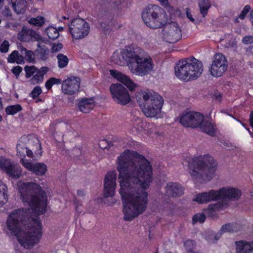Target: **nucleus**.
<instances>
[{
  "mask_svg": "<svg viewBox=\"0 0 253 253\" xmlns=\"http://www.w3.org/2000/svg\"><path fill=\"white\" fill-rule=\"evenodd\" d=\"M242 42L244 44H252L253 43V36L247 35L242 38Z\"/></svg>",
  "mask_w": 253,
  "mask_h": 253,
  "instance_id": "48",
  "label": "nucleus"
},
{
  "mask_svg": "<svg viewBox=\"0 0 253 253\" xmlns=\"http://www.w3.org/2000/svg\"><path fill=\"white\" fill-rule=\"evenodd\" d=\"M29 23L36 27H41L45 23V18L41 16H38L36 17H32L28 21Z\"/></svg>",
  "mask_w": 253,
  "mask_h": 253,
  "instance_id": "36",
  "label": "nucleus"
},
{
  "mask_svg": "<svg viewBox=\"0 0 253 253\" xmlns=\"http://www.w3.org/2000/svg\"><path fill=\"white\" fill-rule=\"evenodd\" d=\"M7 61L10 63H16L17 64H22L24 63V59L22 55H21L19 52L17 50H14L8 56Z\"/></svg>",
  "mask_w": 253,
  "mask_h": 253,
  "instance_id": "33",
  "label": "nucleus"
},
{
  "mask_svg": "<svg viewBox=\"0 0 253 253\" xmlns=\"http://www.w3.org/2000/svg\"><path fill=\"white\" fill-rule=\"evenodd\" d=\"M251 9V6L249 5H245L243 10L239 15V18L242 20H243L245 18L247 14L250 11Z\"/></svg>",
  "mask_w": 253,
  "mask_h": 253,
  "instance_id": "46",
  "label": "nucleus"
},
{
  "mask_svg": "<svg viewBox=\"0 0 253 253\" xmlns=\"http://www.w3.org/2000/svg\"><path fill=\"white\" fill-rule=\"evenodd\" d=\"M20 162L25 168L37 175H43L47 171V167L44 163L32 162L23 158Z\"/></svg>",
  "mask_w": 253,
  "mask_h": 253,
  "instance_id": "17",
  "label": "nucleus"
},
{
  "mask_svg": "<svg viewBox=\"0 0 253 253\" xmlns=\"http://www.w3.org/2000/svg\"><path fill=\"white\" fill-rule=\"evenodd\" d=\"M204 120V116L202 114L193 112L186 113L180 118V122L183 126L194 128H200Z\"/></svg>",
  "mask_w": 253,
  "mask_h": 253,
  "instance_id": "11",
  "label": "nucleus"
},
{
  "mask_svg": "<svg viewBox=\"0 0 253 253\" xmlns=\"http://www.w3.org/2000/svg\"><path fill=\"white\" fill-rule=\"evenodd\" d=\"M21 110V106L17 104L7 106L5 109V112L8 115H14Z\"/></svg>",
  "mask_w": 253,
  "mask_h": 253,
  "instance_id": "40",
  "label": "nucleus"
},
{
  "mask_svg": "<svg viewBox=\"0 0 253 253\" xmlns=\"http://www.w3.org/2000/svg\"><path fill=\"white\" fill-rule=\"evenodd\" d=\"M219 233V231L215 235L214 238H215V240H218L221 237H218Z\"/></svg>",
  "mask_w": 253,
  "mask_h": 253,
  "instance_id": "56",
  "label": "nucleus"
},
{
  "mask_svg": "<svg viewBox=\"0 0 253 253\" xmlns=\"http://www.w3.org/2000/svg\"><path fill=\"white\" fill-rule=\"evenodd\" d=\"M135 50V46H132L124 49L120 52H115L112 60L114 63L120 66H123L126 63H130Z\"/></svg>",
  "mask_w": 253,
  "mask_h": 253,
  "instance_id": "13",
  "label": "nucleus"
},
{
  "mask_svg": "<svg viewBox=\"0 0 253 253\" xmlns=\"http://www.w3.org/2000/svg\"><path fill=\"white\" fill-rule=\"evenodd\" d=\"M142 18L146 25L152 29L162 28L168 21L166 12L156 5H150L145 8L142 13Z\"/></svg>",
  "mask_w": 253,
  "mask_h": 253,
  "instance_id": "7",
  "label": "nucleus"
},
{
  "mask_svg": "<svg viewBox=\"0 0 253 253\" xmlns=\"http://www.w3.org/2000/svg\"><path fill=\"white\" fill-rule=\"evenodd\" d=\"M241 226L238 223H228L222 226L219 233L218 234V237H221L222 234L226 232H237L240 230Z\"/></svg>",
  "mask_w": 253,
  "mask_h": 253,
  "instance_id": "26",
  "label": "nucleus"
},
{
  "mask_svg": "<svg viewBox=\"0 0 253 253\" xmlns=\"http://www.w3.org/2000/svg\"><path fill=\"white\" fill-rule=\"evenodd\" d=\"M33 137L32 135H24L22 136L18 140L16 147L17 155L21 157V159L22 158L24 159L26 155L30 158H33V152L28 147L32 143Z\"/></svg>",
  "mask_w": 253,
  "mask_h": 253,
  "instance_id": "14",
  "label": "nucleus"
},
{
  "mask_svg": "<svg viewBox=\"0 0 253 253\" xmlns=\"http://www.w3.org/2000/svg\"><path fill=\"white\" fill-rule=\"evenodd\" d=\"M247 130L249 131V132H250V134L251 135V136H252V137H253V135H252V134H251V131H250V129H249V128H247Z\"/></svg>",
  "mask_w": 253,
  "mask_h": 253,
  "instance_id": "62",
  "label": "nucleus"
},
{
  "mask_svg": "<svg viewBox=\"0 0 253 253\" xmlns=\"http://www.w3.org/2000/svg\"><path fill=\"white\" fill-rule=\"evenodd\" d=\"M48 38L52 40L56 39L59 36L58 30L53 27H48L45 30Z\"/></svg>",
  "mask_w": 253,
  "mask_h": 253,
  "instance_id": "37",
  "label": "nucleus"
},
{
  "mask_svg": "<svg viewBox=\"0 0 253 253\" xmlns=\"http://www.w3.org/2000/svg\"><path fill=\"white\" fill-rule=\"evenodd\" d=\"M184 163H187L191 177L200 182L210 181L216 169L215 161L209 154L193 158Z\"/></svg>",
  "mask_w": 253,
  "mask_h": 253,
  "instance_id": "3",
  "label": "nucleus"
},
{
  "mask_svg": "<svg viewBox=\"0 0 253 253\" xmlns=\"http://www.w3.org/2000/svg\"><path fill=\"white\" fill-rule=\"evenodd\" d=\"M196 243L193 240H187L184 243V247L189 252H192L191 250L196 247Z\"/></svg>",
  "mask_w": 253,
  "mask_h": 253,
  "instance_id": "45",
  "label": "nucleus"
},
{
  "mask_svg": "<svg viewBox=\"0 0 253 253\" xmlns=\"http://www.w3.org/2000/svg\"><path fill=\"white\" fill-rule=\"evenodd\" d=\"M62 83L61 79H56L55 78H50L45 83V86L47 90L51 88L54 84H59Z\"/></svg>",
  "mask_w": 253,
  "mask_h": 253,
  "instance_id": "39",
  "label": "nucleus"
},
{
  "mask_svg": "<svg viewBox=\"0 0 253 253\" xmlns=\"http://www.w3.org/2000/svg\"><path fill=\"white\" fill-rule=\"evenodd\" d=\"M228 206L227 203L217 202L215 204H210L209 205L207 210L209 214L211 216L214 215L216 211H218L221 209L226 208Z\"/></svg>",
  "mask_w": 253,
  "mask_h": 253,
  "instance_id": "30",
  "label": "nucleus"
},
{
  "mask_svg": "<svg viewBox=\"0 0 253 253\" xmlns=\"http://www.w3.org/2000/svg\"><path fill=\"white\" fill-rule=\"evenodd\" d=\"M78 195L80 196H83L84 195V191L83 190H78Z\"/></svg>",
  "mask_w": 253,
  "mask_h": 253,
  "instance_id": "55",
  "label": "nucleus"
},
{
  "mask_svg": "<svg viewBox=\"0 0 253 253\" xmlns=\"http://www.w3.org/2000/svg\"><path fill=\"white\" fill-rule=\"evenodd\" d=\"M63 30V27H59V30L62 31Z\"/></svg>",
  "mask_w": 253,
  "mask_h": 253,
  "instance_id": "60",
  "label": "nucleus"
},
{
  "mask_svg": "<svg viewBox=\"0 0 253 253\" xmlns=\"http://www.w3.org/2000/svg\"><path fill=\"white\" fill-rule=\"evenodd\" d=\"M200 129L204 132L210 136H214L216 133L215 126L210 122L204 119Z\"/></svg>",
  "mask_w": 253,
  "mask_h": 253,
  "instance_id": "27",
  "label": "nucleus"
},
{
  "mask_svg": "<svg viewBox=\"0 0 253 253\" xmlns=\"http://www.w3.org/2000/svg\"><path fill=\"white\" fill-rule=\"evenodd\" d=\"M6 173L10 177L18 179L22 175V169L19 166L12 164Z\"/></svg>",
  "mask_w": 253,
  "mask_h": 253,
  "instance_id": "29",
  "label": "nucleus"
},
{
  "mask_svg": "<svg viewBox=\"0 0 253 253\" xmlns=\"http://www.w3.org/2000/svg\"><path fill=\"white\" fill-rule=\"evenodd\" d=\"M70 33L73 38L81 39L86 37L89 33V24L82 18H76L68 24Z\"/></svg>",
  "mask_w": 253,
  "mask_h": 253,
  "instance_id": "8",
  "label": "nucleus"
},
{
  "mask_svg": "<svg viewBox=\"0 0 253 253\" xmlns=\"http://www.w3.org/2000/svg\"><path fill=\"white\" fill-rule=\"evenodd\" d=\"M199 6L201 14L203 17H205L211 7V3L209 0H200L199 1Z\"/></svg>",
  "mask_w": 253,
  "mask_h": 253,
  "instance_id": "34",
  "label": "nucleus"
},
{
  "mask_svg": "<svg viewBox=\"0 0 253 253\" xmlns=\"http://www.w3.org/2000/svg\"><path fill=\"white\" fill-rule=\"evenodd\" d=\"M4 1V0H0V4L2 3Z\"/></svg>",
  "mask_w": 253,
  "mask_h": 253,
  "instance_id": "63",
  "label": "nucleus"
},
{
  "mask_svg": "<svg viewBox=\"0 0 253 253\" xmlns=\"http://www.w3.org/2000/svg\"><path fill=\"white\" fill-rule=\"evenodd\" d=\"M237 253H253V242L241 240L235 242Z\"/></svg>",
  "mask_w": 253,
  "mask_h": 253,
  "instance_id": "23",
  "label": "nucleus"
},
{
  "mask_svg": "<svg viewBox=\"0 0 253 253\" xmlns=\"http://www.w3.org/2000/svg\"><path fill=\"white\" fill-rule=\"evenodd\" d=\"M22 71V68L19 66L14 67L12 70V73L16 76H19Z\"/></svg>",
  "mask_w": 253,
  "mask_h": 253,
  "instance_id": "51",
  "label": "nucleus"
},
{
  "mask_svg": "<svg viewBox=\"0 0 253 253\" xmlns=\"http://www.w3.org/2000/svg\"><path fill=\"white\" fill-rule=\"evenodd\" d=\"M253 48V45L247 48V51L251 50Z\"/></svg>",
  "mask_w": 253,
  "mask_h": 253,
  "instance_id": "58",
  "label": "nucleus"
},
{
  "mask_svg": "<svg viewBox=\"0 0 253 253\" xmlns=\"http://www.w3.org/2000/svg\"><path fill=\"white\" fill-rule=\"evenodd\" d=\"M92 98L83 99L79 102L78 107L81 111L84 113H89L94 107Z\"/></svg>",
  "mask_w": 253,
  "mask_h": 253,
  "instance_id": "24",
  "label": "nucleus"
},
{
  "mask_svg": "<svg viewBox=\"0 0 253 253\" xmlns=\"http://www.w3.org/2000/svg\"><path fill=\"white\" fill-rule=\"evenodd\" d=\"M187 253H198L197 252H190Z\"/></svg>",
  "mask_w": 253,
  "mask_h": 253,
  "instance_id": "61",
  "label": "nucleus"
},
{
  "mask_svg": "<svg viewBox=\"0 0 253 253\" xmlns=\"http://www.w3.org/2000/svg\"><path fill=\"white\" fill-rule=\"evenodd\" d=\"M13 8L17 14L24 13L27 8L25 0H11Z\"/></svg>",
  "mask_w": 253,
  "mask_h": 253,
  "instance_id": "28",
  "label": "nucleus"
},
{
  "mask_svg": "<svg viewBox=\"0 0 253 253\" xmlns=\"http://www.w3.org/2000/svg\"><path fill=\"white\" fill-rule=\"evenodd\" d=\"M48 68L42 67L37 72L36 74L31 78V82L33 84L42 83L44 75L48 72Z\"/></svg>",
  "mask_w": 253,
  "mask_h": 253,
  "instance_id": "25",
  "label": "nucleus"
},
{
  "mask_svg": "<svg viewBox=\"0 0 253 253\" xmlns=\"http://www.w3.org/2000/svg\"><path fill=\"white\" fill-rule=\"evenodd\" d=\"M58 66L59 68L66 67L68 63L69 59L67 56L63 54L59 53L57 55Z\"/></svg>",
  "mask_w": 253,
  "mask_h": 253,
  "instance_id": "35",
  "label": "nucleus"
},
{
  "mask_svg": "<svg viewBox=\"0 0 253 253\" xmlns=\"http://www.w3.org/2000/svg\"><path fill=\"white\" fill-rule=\"evenodd\" d=\"M117 174L115 171L108 172L105 175L104 181V195L105 197H112L115 192L116 187Z\"/></svg>",
  "mask_w": 253,
  "mask_h": 253,
  "instance_id": "15",
  "label": "nucleus"
},
{
  "mask_svg": "<svg viewBox=\"0 0 253 253\" xmlns=\"http://www.w3.org/2000/svg\"><path fill=\"white\" fill-rule=\"evenodd\" d=\"M250 16H251V18L252 20V21H253V10L251 11V12L250 13Z\"/></svg>",
  "mask_w": 253,
  "mask_h": 253,
  "instance_id": "57",
  "label": "nucleus"
},
{
  "mask_svg": "<svg viewBox=\"0 0 253 253\" xmlns=\"http://www.w3.org/2000/svg\"><path fill=\"white\" fill-rule=\"evenodd\" d=\"M136 120L138 121V124H142L141 121L139 118H137Z\"/></svg>",
  "mask_w": 253,
  "mask_h": 253,
  "instance_id": "59",
  "label": "nucleus"
},
{
  "mask_svg": "<svg viewBox=\"0 0 253 253\" xmlns=\"http://www.w3.org/2000/svg\"><path fill=\"white\" fill-rule=\"evenodd\" d=\"M25 72H26V76L27 78H29L31 77L35 73H36L38 71L37 70V68L35 66H26L24 68Z\"/></svg>",
  "mask_w": 253,
  "mask_h": 253,
  "instance_id": "43",
  "label": "nucleus"
},
{
  "mask_svg": "<svg viewBox=\"0 0 253 253\" xmlns=\"http://www.w3.org/2000/svg\"><path fill=\"white\" fill-rule=\"evenodd\" d=\"M251 194L252 196H253V191L251 192Z\"/></svg>",
  "mask_w": 253,
  "mask_h": 253,
  "instance_id": "64",
  "label": "nucleus"
},
{
  "mask_svg": "<svg viewBox=\"0 0 253 253\" xmlns=\"http://www.w3.org/2000/svg\"><path fill=\"white\" fill-rule=\"evenodd\" d=\"M117 169L124 219L130 221L147 208L148 193L145 190L152 181V166L143 156L127 150L118 157Z\"/></svg>",
  "mask_w": 253,
  "mask_h": 253,
  "instance_id": "1",
  "label": "nucleus"
},
{
  "mask_svg": "<svg viewBox=\"0 0 253 253\" xmlns=\"http://www.w3.org/2000/svg\"><path fill=\"white\" fill-rule=\"evenodd\" d=\"M175 76L181 81L188 82L199 78L203 72V65L193 58L179 60L175 66Z\"/></svg>",
  "mask_w": 253,
  "mask_h": 253,
  "instance_id": "4",
  "label": "nucleus"
},
{
  "mask_svg": "<svg viewBox=\"0 0 253 253\" xmlns=\"http://www.w3.org/2000/svg\"><path fill=\"white\" fill-rule=\"evenodd\" d=\"M42 92L40 86H36L32 90L30 94V96L33 99H36L41 94Z\"/></svg>",
  "mask_w": 253,
  "mask_h": 253,
  "instance_id": "44",
  "label": "nucleus"
},
{
  "mask_svg": "<svg viewBox=\"0 0 253 253\" xmlns=\"http://www.w3.org/2000/svg\"><path fill=\"white\" fill-rule=\"evenodd\" d=\"M2 14L5 17H10L11 16V12L9 8L7 6H5L2 10Z\"/></svg>",
  "mask_w": 253,
  "mask_h": 253,
  "instance_id": "50",
  "label": "nucleus"
},
{
  "mask_svg": "<svg viewBox=\"0 0 253 253\" xmlns=\"http://www.w3.org/2000/svg\"><path fill=\"white\" fill-rule=\"evenodd\" d=\"M186 13L187 15V18L191 21L193 22L194 21V19L192 17V15L191 14V12L189 10V9L188 8H186Z\"/></svg>",
  "mask_w": 253,
  "mask_h": 253,
  "instance_id": "52",
  "label": "nucleus"
},
{
  "mask_svg": "<svg viewBox=\"0 0 253 253\" xmlns=\"http://www.w3.org/2000/svg\"><path fill=\"white\" fill-rule=\"evenodd\" d=\"M19 40L28 42L30 41H40L42 40V37L36 31L31 29L23 28L17 35Z\"/></svg>",
  "mask_w": 253,
  "mask_h": 253,
  "instance_id": "21",
  "label": "nucleus"
},
{
  "mask_svg": "<svg viewBox=\"0 0 253 253\" xmlns=\"http://www.w3.org/2000/svg\"><path fill=\"white\" fill-rule=\"evenodd\" d=\"M63 48V45L60 43H54L51 49L52 53L57 52L60 51Z\"/></svg>",
  "mask_w": 253,
  "mask_h": 253,
  "instance_id": "49",
  "label": "nucleus"
},
{
  "mask_svg": "<svg viewBox=\"0 0 253 253\" xmlns=\"http://www.w3.org/2000/svg\"><path fill=\"white\" fill-rule=\"evenodd\" d=\"M127 66L132 74L143 76L153 70L154 64L149 55L140 47L135 46V53L131 63L127 64Z\"/></svg>",
  "mask_w": 253,
  "mask_h": 253,
  "instance_id": "5",
  "label": "nucleus"
},
{
  "mask_svg": "<svg viewBox=\"0 0 253 253\" xmlns=\"http://www.w3.org/2000/svg\"><path fill=\"white\" fill-rule=\"evenodd\" d=\"M163 35L168 42L174 43L181 37V30L178 24L175 22L168 23L164 26Z\"/></svg>",
  "mask_w": 253,
  "mask_h": 253,
  "instance_id": "12",
  "label": "nucleus"
},
{
  "mask_svg": "<svg viewBox=\"0 0 253 253\" xmlns=\"http://www.w3.org/2000/svg\"><path fill=\"white\" fill-rule=\"evenodd\" d=\"M110 75L118 81L124 84L130 91H133L137 85L127 76L115 70L109 71Z\"/></svg>",
  "mask_w": 253,
  "mask_h": 253,
  "instance_id": "20",
  "label": "nucleus"
},
{
  "mask_svg": "<svg viewBox=\"0 0 253 253\" xmlns=\"http://www.w3.org/2000/svg\"><path fill=\"white\" fill-rule=\"evenodd\" d=\"M22 52H24L25 58L26 60L30 62H32L35 60V54L31 50H28L25 48H22Z\"/></svg>",
  "mask_w": 253,
  "mask_h": 253,
  "instance_id": "41",
  "label": "nucleus"
},
{
  "mask_svg": "<svg viewBox=\"0 0 253 253\" xmlns=\"http://www.w3.org/2000/svg\"><path fill=\"white\" fill-rule=\"evenodd\" d=\"M220 199L229 201L238 200L242 195L240 190L230 187H223L219 189Z\"/></svg>",
  "mask_w": 253,
  "mask_h": 253,
  "instance_id": "19",
  "label": "nucleus"
},
{
  "mask_svg": "<svg viewBox=\"0 0 253 253\" xmlns=\"http://www.w3.org/2000/svg\"><path fill=\"white\" fill-rule=\"evenodd\" d=\"M9 42L7 41L3 42L0 45V51L2 53L8 52L9 49Z\"/></svg>",
  "mask_w": 253,
  "mask_h": 253,
  "instance_id": "47",
  "label": "nucleus"
},
{
  "mask_svg": "<svg viewBox=\"0 0 253 253\" xmlns=\"http://www.w3.org/2000/svg\"><path fill=\"white\" fill-rule=\"evenodd\" d=\"M7 191L8 188L6 184L0 181V207L7 202Z\"/></svg>",
  "mask_w": 253,
  "mask_h": 253,
  "instance_id": "31",
  "label": "nucleus"
},
{
  "mask_svg": "<svg viewBox=\"0 0 253 253\" xmlns=\"http://www.w3.org/2000/svg\"><path fill=\"white\" fill-rule=\"evenodd\" d=\"M80 84L79 78L76 77H71L63 82L61 89L65 94L74 95L78 92Z\"/></svg>",
  "mask_w": 253,
  "mask_h": 253,
  "instance_id": "16",
  "label": "nucleus"
},
{
  "mask_svg": "<svg viewBox=\"0 0 253 253\" xmlns=\"http://www.w3.org/2000/svg\"><path fill=\"white\" fill-rule=\"evenodd\" d=\"M141 95L143 102L140 105L145 116L151 118H162V108L164 104L163 97L157 93L150 91H144Z\"/></svg>",
  "mask_w": 253,
  "mask_h": 253,
  "instance_id": "6",
  "label": "nucleus"
},
{
  "mask_svg": "<svg viewBox=\"0 0 253 253\" xmlns=\"http://www.w3.org/2000/svg\"><path fill=\"white\" fill-rule=\"evenodd\" d=\"M167 194L170 197H180L183 194L184 189L178 183L176 182H169L166 187Z\"/></svg>",
  "mask_w": 253,
  "mask_h": 253,
  "instance_id": "22",
  "label": "nucleus"
},
{
  "mask_svg": "<svg viewBox=\"0 0 253 253\" xmlns=\"http://www.w3.org/2000/svg\"><path fill=\"white\" fill-rule=\"evenodd\" d=\"M228 65L224 55L220 53H216L210 68L211 74L215 77H221L227 70Z\"/></svg>",
  "mask_w": 253,
  "mask_h": 253,
  "instance_id": "10",
  "label": "nucleus"
},
{
  "mask_svg": "<svg viewBox=\"0 0 253 253\" xmlns=\"http://www.w3.org/2000/svg\"><path fill=\"white\" fill-rule=\"evenodd\" d=\"M24 204L29 208L15 210L9 213L6 225L24 248L32 249L42 236V223L37 216L43 214L47 206V196L42 188L33 182L19 181L17 184Z\"/></svg>",
  "mask_w": 253,
  "mask_h": 253,
  "instance_id": "2",
  "label": "nucleus"
},
{
  "mask_svg": "<svg viewBox=\"0 0 253 253\" xmlns=\"http://www.w3.org/2000/svg\"><path fill=\"white\" fill-rule=\"evenodd\" d=\"M12 164L10 161L4 157L0 158V168L5 172L9 169Z\"/></svg>",
  "mask_w": 253,
  "mask_h": 253,
  "instance_id": "38",
  "label": "nucleus"
},
{
  "mask_svg": "<svg viewBox=\"0 0 253 253\" xmlns=\"http://www.w3.org/2000/svg\"><path fill=\"white\" fill-rule=\"evenodd\" d=\"M110 90L114 100L118 104L125 105L131 100L128 91L120 84H111Z\"/></svg>",
  "mask_w": 253,
  "mask_h": 253,
  "instance_id": "9",
  "label": "nucleus"
},
{
  "mask_svg": "<svg viewBox=\"0 0 253 253\" xmlns=\"http://www.w3.org/2000/svg\"><path fill=\"white\" fill-rule=\"evenodd\" d=\"M37 46L38 48L36 50L37 56L42 60H46L48 58V49L45 45L41 46L40 43Z\"/></svg>",
  "mask_w": 253,
  "mask_h": 253,
  "instance_id": "32",
  "label": "nucleus"
},
{
  "mask_svg": "<svg viewBox=\"0 0 253 253\" xmlns=\"http://www.w3.org/2000/svg\"><path fill=\"white\" fill-rule=\"evenodd\" d=\"M250 124L253 128V110L251 112L250 115Z\"/></svg>",
  "mask_w": 253,
  "mask_h": 253,
  "instance_id": "53",
  "label": "nucleus"
},
{
  "mask_svg": "<svg viewBox=\"0 0 253 253\" xmlns=\"http://www.w3.org/2000/svg\"><path fill=\"white\" fill-rule=\"evenodd\" d=\"M220 199V190H211L197 195L194 201L200 204L207 203Z\"/></svg>",
  "mask_w": 253,
  "mask_h": 253,
  "instance_id": "18",
  "label": "nucleus"
},
{
  "mask_svg": "<svg viewBox=\"0 0 253 253\" xmlns=\"http://www.w3.org/2000/svg\"><path fill=\"white\" fill-rule=\"evenodd\" d=\"M158 0L164 6H167L169 5L168 0Z\"/></svg>",
  "mask_w": 253,
  "mask_h": 253,
  "instance_id": "54",
  "label": "nucleus"
},
{
  "mask_svg": "<svg viewBox=\"0 0 253 253\" xmlns=\"http://www.w3.org/2000/svg\"><path fill=\"white\" fill-rule=\"evenodd\" d=\"M206 219V216L203 213H198L193 215L192 223L195 224L197 222L203 223Z\"/></svg>",
  "mask_w": 253,
  "mask_h": 253,
  "instance_id": "42",
  "label": "nucleus"
}]
</instances>
